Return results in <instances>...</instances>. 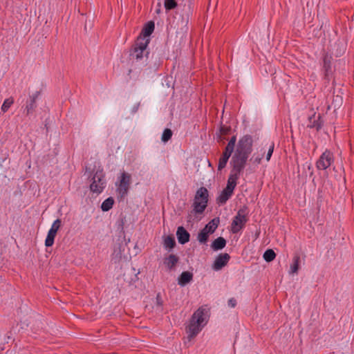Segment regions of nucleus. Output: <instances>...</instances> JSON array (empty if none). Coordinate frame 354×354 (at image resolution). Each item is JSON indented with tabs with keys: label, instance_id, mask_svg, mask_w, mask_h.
Returning a JSON list of instances; mask_svg holds the SVG:
<instances>
[{
	"label": "nucleus",
	"instance_id": "1",
	"mask_svg": "<svg viewBox=\"0 0 354 354\" xmlns=\"http://www.w3.org/2000/svg\"><path fill=\"white\" fill-rule=\"evenodd\" d=\"M253 140L250 136H243L238 142L231 164L237 170H242L252 149Z\"/></svg>",
	"mask_w": 354,
	"mask_h": 354
},
{
	"label": "nucleus",
	"instance_id": "2",
	"mask_svg": "<svg viewBox=\"0 0 354 354\" xmlns=\"http://www.w3.org/2000/svg\"><path fill=\"white\" fill-rule=\"evenodd\" d=\"M207 312L205 308H198L192 315L186 328L187 338L190 340L196 337L207 324Z\"/></svg>",
	"mask_w": 354,
	"mask_h": 354
},
{
	"label": "nucleus",
	"instance_id": "3",
	"mask_svg": "<svg viewBox=\"0 0 354 354\" xmlns=\"http://www.w3.org/2000/svg\"><path fill=\"white\" fill-rule=\"evenodd\" d=\"M208 202V191L205 187L197 190L193 203V212L201 214L205 209Z\"/></svg>",
	"mask_w": 354,
	"mask_h": 354
},
{
	"label": "nucleus",
	"instance_id": "4",
	"mask_svg": "<svg viewBox=\"0 0 354 354\" xmlns=\"http://www.w3.org/2000/svg\"><path fill=\"white\" fill-rule=\"evenodd\" d=\"M131 184V175L124 171L121 173L115 182L116 193L118 197L122 198L127 196Z\"/></svg>",
	"mask_w": 354,
	"mask_h": 354
},
{
	"label": "nucleus",
	"instance_id": "5",
	"mask_svg": "<svg viewBox=\"0 0 354 354\" xmlns=\"http://www.w3.org/2000/svg\"><path fill=\"white\" fill-rule=\"evenodd\" d=\"M148 44L147 40L145 38L138 37L131 50V58L133 60L139 61L145 56L147 59L149 54L146 50Z\"/></svg>",
	"mask_w": 354,
	"mask_h": 354
},
{
	"label": "nucleus",
	"instance_id": "6",
	"mask_svg": "<svg viewBox=\"0 0 354 354\" xmlns=\"http://www.w3.org/2000/svg\"><path fill=\"white\" fill-rule=\"evenodd\" d=\"M106 187V179L102 171H97L93 177L90 185L91 191L97 194H100Z\"/></svg>",
	"mask_w": 354,
	"mask_h": 354
},
{
	"label": "nucleus",
	"instance_id": "7",
	"mask_svg": "<svg viewBox=\"0 0 354 354\" xmlns=\"http://www.w3.org/2000/svg\"><path fill=\"white\" fill-rule=\"evenodd\" d=\"M236 141V136H233L229 141L222 156L219 159L218 165V170H221L226 166L227 162L232 151H234Z\"/></svg>",
	"mask_w": 354,
	"mask_h": 354
},
{
	"label": "nucleus",
	"instance_id": "8",
	"mask_svg": "<svg viewBox=\"0 0 354 354\" xmlns=\"http://www.w3.org/2000/svg\"><path fill=\"white\" fill-rule=\"evenodd\" d=\"M247 221L246 214L243 209H240L234 217L231 225L232 233L239 232L245 225Z\"/></svg>",
	"mask_w": 354,
	"mask_h": 354
},
{
	"label": "nucleus",
	"instance_id": "9",
	"mask_svg": "<svg viewBox=\"0 0 354 354\" xmlns=\"http://www.w3.org/2000/svg\"><path fill=\"white\" fill-rule=\"evenodd\" d=\"M333 153L326 150L321 155L319 160L317 161V168L318 169L326 170L333 164Z\"/></svg>",
	"mask_w": 354,
	"mask_h": 354
},
{
	"label": "nucleus",
	"instance_id": "10",
	"mask_svg": "<svg viewBox=\"0 0 354 354\" xmlns=\"http://www.w3.org/2000/svg\"><path fill=\"white\" fill-rule=\"evenodd\" d=\"M230 258V255L227 253H222L218 255L212 265L213 270L215 271L221 270L227 264Z\"/></svg>",
	"mask_w": 354,
	"mask_h": 354
},
{
	"label": "nucleus",
	"instance_id": "11",
	"mask_svg": "<svg viewBox=\"0 0 354 354\" xmlns=\"http://www.w3.org/2000/svg\"><path fill=\"white\" fill-rule=\"evenodd\" d=\"M241 170H237L233 167V169L232 171L231 174L230 175L226 188L232 192H234V189L237 184V180L239 176V173Z\"/></svg>",
	"mask_w": 354,
	"mask_h": 354
},
{
	"label": "nucleus",
	"instance_id": "12",
	"mask_svg": "<svg viewBox=\"0 0 354 354\" xmlns=\"http://www.w3.org/2000/svg\"><path fill=\"white\" fill-rule=\"evenodd\" d=\"M309 124L308 126L310 128H316L319 129L323 123L322 115L319 112L313 113L312 115L308 117Z\"/></svg>",
	"mask_w": 354,
	"mask_h": 354
},
{
	"label": "nucleus",
	"instance_id": "13",
	"mask_svg": "<svg viewBox=\"0 0 354 354\" xmlns=\"http://www.w3.org/2000/svg\"><path fill=\"white\" fill-rule=\"evenodd\" d=\"M154 27H155L154 23L151 21H149L148 23H147L145 25V26L138 37L145 38V40H147L148 44H149V41H150L149 37L153 32Z\"/></svg>",
	"mask_w": 354,
	"mask_h": 354
},
{
	"label": "nucleus",
	"instance_id": "14",
	"mask_svg": "<svg viewBox=\"0 0 354 354\" xmlns=\"http://www.w3.org/2000/svg\"><path fill=\"white\" fill-rule=\"evenodd\" d=\"M178 242L185 244L189 240V234L183 227H178L176 232Z\"/></svg>",
	"mask_w": 354,
	"mask_h": 354
},
{
	"label": "nucleus",
	"instance_id": "15",
	"mask_svg": "<svg viewBox=\"0 0 354 354\" xmlns=\"http://www.w3.org/2000/svg\"><path fill=\"white\" fill-rule=\"evenodd\" d=\"M193 279V274L188 271L181 273L178 279V283L180 286H185L189 283Z\"/></svg>",
	"mask_w": 354,
	"mask_h": 354
},
{
	"label": "nucleus",
	"instance_id": "16",
	"mask_svg": "<svg viewBox=\"0 0 354 354\" xmlns=\"http://www.w3.org/2000/svg\"><path fill=\"white\" fill-rule=\"evenodd\" d=\"M178 261V258L174 254H169L167 257L165 258L163 263L169 270L174 268Z\"/></svg>",
	"mask_w": 354,
	"mask_h": 354
},
{
	"label": "nucleus",
	"instance_id": "17",
	"mask_svg": "<svg viewBox=\"0 0 354 354\" xmlns=\"http://www.w3.org/2000/svg\"><path fill=\"white\" fill-rule=\"evenodd\" d=\"M232 194V191L225 187L217 198L218 203L221 204L225 203L231 197Z\"/></svg>",
	"mask_w": 354,
	"mask_h": 354
},
{
	"label": "nucleus",
	"instance_id": "18",
	"mask_svg": "<svg viewBox=\"0 0 354 354\" xmlns=\"http://www.w3.org/2000/svg\"><path fill=\"white\" fill-rule=\"evenodd\" d=\"M220 223V220L218 218H214L212 220H211L204 227L207 232H208L210 234H212L214 232L216 229L218 227Z\"/></svg>",
	"mask_w": 354,
	"mask_h": 354
},
{
	"label": "nucleus",
	"instance_id": "19",
	"mask_svg": "<svg viewBox=\"0 0 354 354\" xmlns=\"http://www.w3.org/2000/svg\"><path fill=\"white\" fill-rule=\"evenodd\" d=\"M176 245L173 236H163V246L166 250H171Z\"/></svg>",
	"mask_w": 354,
	"mask_h": 354
},
{
	"label": "nucleus",
	"instance_id": "20",
	"mask_svg": "<svg viewBox=\"0 0 354 354\" xmlns=\"http://www.w3.org/2000/svg\"><path fill=\"white\" fill-rule=\"evenodd\" d=\"M225 240L222 237H218L213 241L212 244V248L214 250H218L223 249L225 246Z\"/></svg>",
	"mask_w": 354,
	"mask_h": 354
},
{
	"label": "nucleus",
	"instance_id": "21",
	"mask_svg": "<svg viewBox=\"0 0 354 354\" xmlns=\"http://www.w3.org/2000/svg\"><path fill=\"white\" fill-rule=\"evenodd\" d=\"M299 257H295L293 259L292 263L290 265L289 274H296L299 270Z\"/></svg>",
	"mask_w": 354,
	"mask_h": 354
},
{
	"label": "nucleus",
	"instance_id": "22",
	"mask_svg": "<svg viewBox=\"0 0 354 354\" xmlns=\"http://www.w3.org/2000/svg\"><path fill=\"white\" fill-rule=\"evenodd\" d=\"M56 234L57 232L52 231L50 230H48V234L45 240V245L46 247H50L53 245Z\"/></svg>",
	"mask_w": 354,
	"mask_h": 354
},
{
	"label": "nucleus",
	"instance_id": "23",
	"mask_svg": "<svg viewBox=\"0 0 354 354\" xmlns=\"http://www.w3.org/2000/svg\"><path fill=\"white\" fill-rule=\"evenodd\" d=\"M114 204V200L112 197H109L103 201L101 205V209L104 212L110 210Z\"/></svg>",
	"mask_w": 354,
	"mask_h": 354
},
{
	"label": "nucleus",
	"instance_id": "24",
	"mask_svg": "<svg viewBox=\"0 0 354 354\" xmlns=\"http://www.w3.org/2000/svg\"><path fill=\"white\" fill-rule=\"evenodd\" d=\"M211 234L207 232L205 228H203L198 234L197 239L201 243H205L208 239L209 236Z\"/></svg>",
	"mask_w": 354,
	"mask_h": 354
},
{
	"label": "nucleus",
	"instance_id": "25",
	"mask_svg": "<svg viewBox=\"0 0 354 354\" xmlns=\"http://www.w3.org/2000/svg\"><path fill=\"white\" fill-rule=\"evenodd\" d=\"M276 254L272 250H267L263 254V259L267 262H270L274 259Z\"/></svg>",
	"mask_w": 354,
	"mask_h": 354
},
{
	"label": "nucleus",
	"instance_id": "26",
	"mask_svg": "<svg viewBox=\"0 0 354 354\" xmlns=\"http://www.w3.org/2000/svg\"><path fill=\"white\" fill-rule=\"evenodd\" d=\"M165 8L167 10H170L177 7V2L176 0H165Z\"/></svg>",
	"mask_w": 354,
	"mask_h": 354
},
{
	"label": "nucleus",
	"instance_id": "27",
	"mask_svg": "<svg viewBox=\"0 0 354 354\" xmlns=\"http://www.w3.org/2000/svg\"><path fill=\"white\" fill-rule=\"evenodd\" d=\"M14 103V99L13 97H10L9 98H7L4 100L3 104H2V106H1V110L2 111H6L8 110V109L10 108V106H12V104Z\"/></svg>",
	"mask_w": 354,
	"mask_h": 354
},
{
	"label": "nucleus",
	"instance_id": "28",
	"mask_svg": "<svg viewBox=\"0 0 354 354\" xmlns=\"http://www.w3.org/2000/svg\"><path fill=\"white\" fill-rule=\"evenodd\" d=\"M171 136H172L171 131L169 129H166L162 133V138H161L162 141L164 142H167L171 138Z\"/></svg>",
	"mask_w": 354,
	"mask_h": 354
},
{
	"label": "nucleus",
	"instance_id": "29",
	"mask_svg": "<svg viewBox=\"0 0 354 354\" xmlns=\"http://www.w3.org/2000/svg\"><path fill=\"white\" fill-rule=\"evenodd\" d=\"M342 97H339L338 95L336 96L335 99L334 100L333 102L328 106V109H334V111H336L337 109H339V107H336V103L341 104L342 103Z\"/></svg>",
	"mask_w": 354,
	"mask_h": 354
},
{
	"label": "nucleus",
	"instance_id": "30",
	"mask_svg": "<svg viewBox=\"0 0 354 354\" xmlns=\"http://www.w3.org/2000/svg\"><path fill=\"white\" fill-rule=\"evenodd\" d=\"M61 226V220L60 219H56L52 224L50 230L57 232L59 230V227Z\"/></svg>",
	"mask_w": 354,
	"mask_h": 354
},
{
	"label": "nucleus",
	"instance_id": "31",
	"mask_svg": "<svg viewBox=\"0 0 354 354\" xmlns=\"http://www.w3.org/2000/svg\"><path fill=\"white\" fill-rule=\"evenodd\" d=\"M261 160V156L259 154L254 153L252 157L250 158V161L254 164L258 165L260 163Z\"/></svg>",
	"mask_w": 354,
	"mask_h": 354
},
{
	"label": "nucleus",
	"instance_id": "32",
	"mask_svg": "<svg viewBox=\"0 0 354 354\" xmlns=\"http://www.w3.org/2000/svg\"><path fill=\"white\" fill-rule=\"evenodd\" d=\"M273 150H274V144H271L270 146L269 147L268 151L266 154V160L267 161L270 160V159L272 156V154L273 153Z\"/></svg>",
	"mask_w": 354,
	"mask_h": 354
},
{
	"label": "nucleus",
	"instance_id": "33",
	"mask_svg": "<svg viewBox=\"0 0 354 354\" xmlns=\"http://www.w3.org/2000/svg\"><path fill=\"white\" fill-rule=\"evenodd\" d=\"M227 305L230 308H234L236 306V300L234 298H231L227 301Z\"/></svg>",
	"mask_w": 354,
	"mask_h": 354
}]
</instances>
